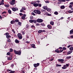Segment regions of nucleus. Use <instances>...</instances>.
I'll list each match as a JSON object with an SVG mask.
<instances>
[{
  "label": "nucleus",
  "mask_w": 73,
  "mask_h": 73,
  "mask_svg": "<svg viewBox=\"0 0 73 73\" xmlns=\"http://www.w3.org/2000/svg\"><path fill=\"white\" fill-rule=\"evenodd\" d=\"M33 12L36 14H38V15H40V14H41V11L38 10H34Z\"/></svg>",
  "instance_id": "obj_1"
},
{
  "label": "nucleus",
  "mask_w": 73,
  "mask_h": 73,
  "mask_svg": "<svg viewBox=\"0 0 73 73\" xmlns=\"http://www.w3.org/2000/svg\"><path fill=\"white\" fill-rule=\"evenodd\" d=\"M34 6L35 7H41V5L40 3H34Z\"/></svg>",
  "instance_id": "obj_2"
},
{
  "label": "nucleus",
  "mask_w": 73,
  "mask_h": 73,
  "mask_svg": "<svg viewBox=\"0 0 73 73\" xmlns=\"http://www.w3.org/2000/svg\"><path fill=\"white\" fill-rule=\"evenodd\" d=\"M58 61L59 62H61V64L65 63L64 62V60L63 59H59L58 60Z\"/></svg>",
  "instance_id": "obj_3"
},
{
  "label": "nucleus",
  "mask_w": 73,
  "mask_h": 73,
  "mask_svg": "<svg viewBox=\"0 0 73 73\" xmlns=\"http://www.w3.org/2000/svg\"><path fill=\"white\" fill-rule=\"evenodd\" d=\"M17 36L18 38H19V39H22V35L21 34L19 33L17 34Z\"/></svg>",
  "instance_id": "obj_4"
},
{
  "label": "nucleus",
  "mask_w": 73,
  "mask_h": 73,
  "mask_svg": "<svg viewBox=\"0 0 73 73\" xmlns=\"http://www.w3.org/2000/svg\"><path fill=\"white\" fill-rule=\"evenodd\" d=\"M9 3L11 5H14L15 4V0H12L11 1L9 2Z\"/></svg>",
  "instance_id": "obj_5"
},
{
  "label": "nucleus",
  "mask_w": 73,
  "mask_h": 73,
  "mask_svg": "<svg viewBox=\"0 0 73 73\" xmlns=\"http://www.w3.org/2000/svg\"><path fill=\"white\" fill-rule=\"evenodd\" d=\"M9 33H5V35L6 36V38H10V37H11V35H9Z\"/></svg>",
  "instance_id": "obj_6"
},
{
  "label": "nucleus",
  "mask_w": 73,
  "mask_h": 73,
  "mask_svg": "<svg viewBox=\"0 0 73 73\" xmlns=\"http://www.w3.org/2000/svg\"><path fill=\"white\" fill-rule=\"evenodd\" d=\"M12 9L13 11H14V12H15V11H18V8L16 7H13L12 8Z\"/></svg>",
  "instance_id": "obj_7"
},
{
  "label": "nucleus",
  "mask_w": 73,
  "mask_h": 73,
  "mask_svg": "<svg viewBox=\"0 0 73 73\" xmlns=\"http://www.w3.org/2000/svg\"><path fill=\"white\" fill-rule=\"evenodd\" d=\"M43 20L41 19H38L37 20V22L38 23H42Z\"/></svg>",
  "instance_id": "obj_8"
},
{
  "label": "nucleus",
  "mask_w": 73,
  "mask_h": 73,
  "mask_svg": "<svg viewBox=\"0 0 73 73\" xmlns=\"http://www.w3.org/2000/svg\"><path fill=\"white\" fill-rule=\"evenodd\" d=\"M40 65V64L38 63H37V64H34V66L35 68H37V66H38Z\"/></svg>",
  "instance_id": "obj_9"
},
{
  "label": "nucleus",
  "mask_w": 73,
  "mask_h": 73,
  "mask_svg": "<svg viewBox=\"0 0 73 73\" xmlns=\"http://www.w3.org/2000/svg\"><path fill=\"white\" fill-rule=\"evenodd\" d=\"M10 73H14L15 72V71H12V70H7V72H9Z\"/></svg>",
  "instance_id": "obj_10"
},
{
  "label": "nucleus",
  "mask_w": 73,
  "mask_h": 73,
  "mask_svg": "<svg viewBox=\"0 0 73 73\" xmlns=\"http://www.w3.org/2000/svg\"><path fill=\"white\" fill-rule=\"evenodd\" d=\"M23 16H22L21 17V19H23V20H25V17H26V15L24 14L23 15Z\"/></svg>",
  "instance_id": "obj_11"
},
{
  "label": "nucleus",
  "mask_w": 73,
  "mask_h": 73,
  "mask_svg": "<svg viewBox=\"0 0 73 73\" xmlns=\"http://www.w3.org/2000/svg\"><path fill=\"white\" fill-rule=\"evenodd\" d=\"M4 0H2L0 3V5H4Z\"/></svg>",
  "instance_id": "obj_12"
},
{
  "label": "nucleus",
  "mask_w": 73,
  "mask_h": 73,
  "mask_svg": "<svg viewBox=\"0 0 73 73\" xmlns=\"http://www.w3.org/2000/svg\"><path fill=\"white\" fill-rule=\"evenodd\" d=\"M47 27L49 29H51L52 28V27L50 25H48L47 26Z\"/></svg>",
  "instance_id": "obj_13"
},
{
  "label": "nucleus",
  "mask_w": 73,
  "mask_h": 73,
  "mask_svg": "<svg viewBox=\"0 0 73 73\" xmlns=\"http://www.w3.org/2000/svg\"><path fill=\"white\" fill-rule=\"evenodd\" d=\"M43 8L44 9H45V10H46L47 9H48V7L47 6H44L43 7Z\"/></svg>",
  "instance_id": "obj_14"
},
{
  "label": "nucleus",
  "mask_w": 73,
  "mask_h": 73,
  "mask_svg": "<svg viewBox=\"0 0 73 73\" xmlns=\"http://www.w3.org/2000/svg\"><path fill=\"white\" fill-rule=\"evenodd\" d=\"M14 52L16 54H18V51H16V50H14Z\"/></svg>",
  "instance_id": "obj_15"
},
{
  "label": "nucleus",
  "mask_w": 73,
  "mask_h": 73,
  "mask_svg": "<svg viewBox=\"0 0 73 73\" xmlns=\"http://www.w3.org/2000/svg\"><path fill=\"white\" fill-rule=\"evenodd\" d=\"M65 8V6L64 5H62L60 7V9H64Z\"/></svg>",
  "instance_id": "obj_16"
},
{
  "label": "nucleus",
  "mask_w": 73,
  "mask_h": 73,
  "mask_svg": "<svg viewBox=\"0 0 73 73\" xmlns=\"http://www.w3.org/2000/svg\"><path fill=\"white\" fill-rule=\"evenodd\" d=\"M72 52L73 51H70L68 52L67 54H71Z\"/></svg>",
  "instance_id": "obj_17"
},
{
  "label": "nucleus",
  "mask_w": 73,
  "mask_h": 73,
  "mask_svg": "<svg viewBox=\"0 0 73 73\" xmlns=\"http://www.w3.org/2000/svg\"><path fill=\"white\" fill-rule=\"evenodd\" d=\"M62 68L63 69H66V65H64V66L62 67Z\"/></svg>",
  "instance_id": "obj_18"
},
{
  "label": "nucleus",
  "mask_w": 73,
  "mask_h": 73,
  "mask_svg": "<svg viewBox=\"0 0 73 73\" xmlns=\"http://www.w3.org/2000/svg\"><path fill=\"white\" fill-rule=\"evenodd\" d=\"M18 55H21V52L20 51H18Z\"/></svg>",
  "instance_id": "obj_19"
},
{
  "label": "nucleus",
  "mask_w": 73,
  "mask_h": 73,
  "mask_svg": "<svg viewBox=\"0 0 73 73\" xmlns=\"http://www.w3.org/2000/svg\"><path fill=\"white\" fill-rule=\"evenodd\" d=\"M50 24L52 25H54V22L52 21H51L50 23Z\"/></svg>",
  "instance_id": "obj_20"
},
{
  "label": "nucleus",
  "mask_w": 73,
  "mask_h": 73,
  "mask_svg": "<svg viewBox=\"0 0 73 73\" xmlns=\"http://www.w3.org/2000/svg\"><path fill=\"white\" fill-rule=\"evenodd\" d=\"M55 52H56V53H60V51L58 50V49H57L55 50Z\"/></svg>",
  "instance_id": "obj_21"
},
{
  "label": "nucleus",
  "mask_w": 73,
  "mask_h": 73,
  "mask_svg": "<svg viewBox=\"0 0 73 73\" xmlns=\"http://www.w3.org/2000/svg\"><path fill=\"white\" fill-rule=\"evenodd\" d=\"M31 46H32V47L33 48H35V45L34 44H32L31 45Z\"/></svg>",
  "instance_id": "obj_22"
},
{
  "label": "nucleus",
  "mask_w": 73,
  "mask_h": 73,
  "mask_svg": "<svg viewBox=\"0 0 73 73\" xmlns=\"http://www.w3.org/2000/svg\"><path fill=\"white\" fill-rule=\"evenodd\" d=\"M15 42L16 43H19V41L17 40V39H15Z\"/></svg>",
  "instance_id": "obj_23"
},
{
  "label": "nucleus",
  "mask_w": 73,
  "mask_h": 73,
  "mask_svg": "<svg viewBox=\"0 0 73 73\" xmlns=\"http://www.w3.org/2000/svg\"><path fill=\"white\" fill-rule=\"evenodd\" d=\"M8 12L9 14H11V13H12L11 11V10L10 9L8 10Z\"/></svg>",
  "instance_id": "obj_24"
},
{
  "label": "nucleus",
  "mask_w": 73,
  "mask_h": 73,
  "mask_svg": "<svg viewBox=\"0 0 73 73\" xmlns=\"http://www.w3.org/2000/svg\"><path fill=\"white\" fill-rule=\"evenodd\" d=\"M8 60H11L12 59V58H11V57H9L7 58Z\"/></svg>",
  "instance_id": "obj_25"
},
{
  "label": "nucleus",
  "mask_w": 73,
  "mask_h": 73,
  "mask_svg": "<svg viewBox=\"0 0 73 73\" xmlns=\"http://www.w3.org/2000/svg\"><path fill=\"white\" fill-rule=\"evenodd\" d=\"M4 5L5 7H7V8H8L9 7V4H7V5Z\"/></svg>",
  "instance_id": "obj_26"
},
{
  "label": "nucleus",
  "mask_w": 73,
  "mask_h": 73,
  "mask_svg": "<svg viewBox=\"0 0 73 73\" xmlns=\"http://www.w3.org/2000/svg\"><path fill=\"white\" fill-rule=\"evenodd\" d=\"M68 12L69 13H73V11H71V10H70L68 11Z\"/></svg>",
  "instance_id": "obj_27"
},
{
  "label": "nucleus",
  "mask_w": 73,
  "mask_h": 73,
  "mask_svg": "<svg viewBox=\"0 0 73 73\" xmlns=\"http://www.w3.org/2000/svg\"><path fill=\"white\" fill-rule=\"evenodd\" d=\"M60 2H65V0H58Z\"/></svg>",
  "instance_id": "obj_28"
},
{
  "label": "nucleus",
  "mask_w": 73,
  "mask_h": 73,
  "mask_svg": "<svg viewBox=\"0 0 73 73\" xmlns=\"http://www.w3.org/2000/svg\"><path fill=\"white\" fill-rule=\"evenodd\" d=\"M54 15H57L58 14V13L57 11H55L54 12Z\"/></svg>",
  "instance_id": "obj_29"
},
{
  "label": "nucleus",
  "mask_w": 73,
  "mask_h": 73,
  "mask_svg": "<svg viewBox=\"0 0 73 73\" xmlns=\"http://www.w3.org/2000/svg\"><path fill=\"white\" fill-rule=\"evenodd\" d=\"M70 34H73V31L72 30L70 31Z\"/></svg>",
  "instance_id": "obj_30"
},
{
  "label": "nucleus",
  "mask_w": 73,
  "mask_h": 73,
  "mask_svg": "<svg viewBox=\"0 0 73 73\" xmlns=\"http://www.w3.org/2000/svg\"><path fill=\"white\" fill-rule=\"evenodd\" d=\"M47 11L48 12H51V9L50 8H48L47 9Z\"/></svg>",
  "instance_id": "obj_31"
},
{
  "label": "nucleus",
  "mask_w": 73,
  "mask_h": 73,
  "mask_svg": "<svg viewBox=\"0 0 73 73\" xmlns=\"http://www.w3.org/2000/svg\"><path fill=\"white\" fill-rule=\"evenodd\" d=\"M56 67H58V66H61V65L57 64L56 65Z\"/></svg>",
  "instance_id": "obj_32"
},
{
  "label": "nucleus",
  "mask_w": 73,
  "mask_h": 73,
  "mask_svg": "<svg viewBox=\"0 0 73 73\" xmlns=\"http://www.w3.org/2000/svg\"><path fill=\"white\" fill-rule=\"evenodd\" d=\"M66 58L67 59H70V58H71V56H67L66 57Z\"/></svg>",
  "instance_id": "obj_33"
},
{
  "label": "nucleus",
  "mask_w": 73,
  "mask_h": 73,
  "mask_svg": "<svg viewBox=\"0 0 73 73\" xmlns=\"http://www.w3.org/2000/svg\"><path fill=\"white\" fill-rule=\"evenodd\" d=\"M70 50L71 51H72L73 50V47H71L69 48Z\"/></svg>",
  "instance_id": "obj_34"
},
{
  "label": "nucleus",
  "mask_w": 73,
  "mask_h": 73,
  "mask_svg": "<svg viewBox=\"0 0 73 73\" xmlns=\"http://www.w3.org/2000/svg\"><path fill=\"white\" fill-rule=\"evenodd\" d=\"M41 32H42V30H39L38 31V33H41Z\"/></svg>",
  "instance_id": "obj_35"
},
{
  "label": "nucleus",
  "mask_w": 73,
  "mask_h": 73,
  "mask_svg": "<svg viewBox=\"0 0 73 73\" xmlns=\"http://www.w3.org/2000/svg\"><path fill=\"white\" fill-rule=\"evenodd\" d=\"M29 21L30 23H33V20H30Z\"/></svg>",
  "instance_id": "obj_36"
},
{
  "label": "nucleus",
  "mask_w": 73,
  "mask_h": 73,
  "mask_svg": "<svg viewBox=\"0 0 73 73\" xmlns=\"http://www.w3.org/2000/svg\"><path fill=\"white\" fill-rule=\"evenodd\" d=\"M18 24L20 26H21V22H18Z\"/></svg>",
  "instance_id": "obj_37"
},
{
  "label": "nucleus",
  "mask_w": 73,
  "mask_h": 73,
  "mask_svg": "<svg viewBox=\"0 0 73 73\" xmlns=\"http://www.w3.org/2000/svg\"><path fill=\"white\" fill-rule=\"evenodd\" d=\"M37 22V20H33V23H36Z\"/></svg>",
  "instance_id": "obj_38"
},
{
  "label": "nucleus",
  "mask_w": 73,
  "mask_h": 73,
  "mask_svg": "<svg viewBox=\"0 0 73 73\" xmlns=\"http://www.w3.org/2000/svg\"><path fill=\"white\" fill-rule=\"evenodd\" d=\"M11 24H13L14 23H15V21H11Z\"/></svg>",
  "instance_id": "obj_39"
},
{
  "label": "nucleus",
  "mask_w": 73,
  "mask_h": 73,
  "mask_svg": "<svg viewBox=\"0 0 73 73\" xmlns=\"http://www.w3.org/2000/svg\"><path fill=\"white\" fill-rule=\"evenodd\" d=\"M41 12H46V11L44 9L41 10Z\"/></svg>",
  "instance_id": "obj_40"
},
{
  "label": "nucleus",
  "mask_w": 73,
  "mask_h": 73,
  "mask_svg": "<svg viewBox=\"0 0 73 73\" xmlns=\"http://www.w3.org/2000/svg\"><path fill=\"white\" fill-rule=\"evenodd\" d=\"M7 41L8 42H11V40H10V39H8V40H7Z\"/></svg>",
  "instance_id": "obj_41"
},
{
  "label": "nucleus",
  "mask_w": 73,
  "mask_h": 73,
  "mask_svg": "<svg viewBox=\"0 0 73 73\" xmlns=\"http://www.w3.org/2000/svg\"><path fill=\"white\" fill-rule=\"evenodd\" d=\"M10 52H13V49L10 48Z\"/></svg>",
  "instance_id": "obj_42"
},
{
  "label": "nucleus",
  "mask_w": 73,
  "mask_h": 73,
  "mask_svg": "<svg viewBox=\"0 0 73 73\" xmlns=\"http://www.w3.org/2000/svg\"><path fill=\"white\" fill-rule=\"evenodd\" d=\"M31 14L32 15H33V16H36V14L34 13L33 12H32L31 13Z\"/></svg>",
  "instance_id": "obj_43"
},
{
  "label": "nucleus",
  "mask_w": 73,
  "mask_h": 73,
  "mask_svg": "<svg viewBox=\"0 0 73 73\" xmlns=\"http://www.w3.org/2000/svg\"><path fill=\"white\" fill-rule=\"evenodd\" d=\"M29 27V25H27L26 27V28H28Z\"/></svg>",
  "instance_id": "obj_44"
},
{
  "label": "nucleus",
  "mask_w": 73,
  "mask_h": 73,
  "mask_svg": "<svg viewBox=\"0 0 73 73\" xmlns=\"http://www.w3.org/2000/svg\"><path fill=\"white\" fill-rule=\"evenodd\" d=\"M22 33L23 35H25V32L22 31Z\"/></svg>",
  "instance_id": "obj_45"
},
{
  "label": "nucleus",
  "mask_w": 73,
  "mask_h": 73,
  "mask_svg": "<svg viewBox=\"0 0 73 73\" xmlns=\"http://www.w3.org/2000/svg\"><path fill=\"white\" fill-rule=\"evenodd\" d=\"M70 5H73V2H70Z\"/></svg>",
  "instance_id": "obj_46"
},
{
  "label": "nucleus",
  "mask_w": 73,
  "mask_h": 73,
  "mask_svg": "<svg viewBox=\"0 0 73 73\" xmlns=\"http://www.w3.org/2000/svg\"><path fill=\"white\" fill-rule=\"evenodd\" d=\"M31 28H35V27L34 25H32L31 26Z\"/></svg>",
  "instance_id": "obj_47"
},
{
  "label": "nucleus",
  "mask_w": 73,
  "mask_h": 73,
  "mask_svg": "<svg viewBox=\"0 0 73 73\" xmlns=\"http://www.w3.org/2000/svg\"><path fill=\"white\" fill-rule=\"evenodd\" d=\"M69 7L70 8H72V5H70L69 6Z\"/></svg>",
  "instance_id": "obj_48"
},
{
  "label": "nucleus",
  "mask_w": 73,
  "mask_h": 73,
  "mask_svg": "<svg viewBox=\"0 0 73 73\" xmlns=\"http://www.w3.org/2000/svg\"><path fill=\"white\" fill-rule=\"evenodd\" d=\"M6 13V11H4L3 12H2V15H3L4 14H5Z\"/></svg>",
  "instance_id": "obj_49"
},
{
  "label": "nucleus",
  "mask_w": 73,
  "mask_h": 73,
  "mask_svg": "<svg viewBox=\"0 0 73 73\" xmlns=\"http://www.w3.org/2000/svg\"><path fill=\"white\" fill-rule=\"evenodd\" d=\"M19 20H18V19H17V20H16L15 21V22H16V23H17V22H19Z\"/></svg>",
  "instance_id": "obj_50"
},
{
  "label": "nucleus",
  "mask_w": 73,
  "mask_h": 73,
  "mask_svg": "<svg viewBox=\"0 0 73 73\" xmlns=\"http://www.w3.org/2000/svg\"><path fill=\"white\" fill-rule=\"evenodd\" d=\"M30 19H33V17L32 16H30Z\"/></svg>",
  "instance_id": "obj_51"
},
{
  "label": "nucleus",
  "mask_w": 73,
  "mask_h": 73,
  "mask_svg": "<svg viewBox=\"0 0 73 73\" xmlns=\"http://www.w3.org/2000/svg\"><path fill=\"white\" fill-rule=\"evenodd\" d=\"M66 48L65 47H63L62 48L63 50H66Z\"/></svg>",
  "instance_id": "obj_52"
},
{
  "label": "nucleus",
  "mask_w": 73,
  "mask_h": 73,
  "mask_svg": "<svg viewBox=\"0 0 73 73\" xmlns=\"http://www.w3.org/2000/svg\"><path fill=\"white\" fill-rule=\"evenodd\" d=\"M12 31L14 33H15V30H14V29H12Z\"/></svg>",
  "instance_id": "obj_53"
},
{
  "label": "nucleus",
  "mask_w": 73,
  "mask_h": 73,
  "mask_svg": "<svg viewBox=\"0 0 73 73\" xmlns=\"http://www.w3.org/2000/svg\"><path fill=\"white\" fill-rule=\"evenodd\" d=\"M10 54H11V53H10V52H8L7 53V55H10Z\"/></svg>",
  "instance_id": "obj_54"
},
{
  "label": "nucleus",
  "mask_w": 73,
  "mask_h": 73,
  "mask_svg": "<svg viewBox=\"0 0 73 73\" xmlns=\"http://www.w3.org/2000/svg\"><path fill=\"white\" fill-rule=\"evenodd\" d=\"M40 25H42V26H45V25L43 23H41Z\"/></svg>",
  "instance_id": "obj_55"
},
{
  "label": "nucleus",
  "mask_w": 73,
  "mask_h": 73,
  "mask_svg": "<svg viewBox=\"0 0 73 73\" xmlns=\"http://www.w3.org/2000/svg\"><path fill=\"white\" fill-rule=\"evenodd\" d=\"M36 3H39L40 2V1L38 0L36 1Z\"/></svg>",
  "instance_id": "obj_56"
},
{
  "label": "nucleus",
  "mask_w": 73,
  "mask_h": 73,
  "mask_svg": "<svg viewBox=\"0 0 73 73\" xmlns=\"http://www.w3.org/2000/svg\"><path fill=\"white\" fill-rule=\"evenodd\" d=\"M22 9H23V10H25V7H22Z\"/></svg>",
  "instance_id": "obj_57"
},
{
  "label": "nucleus",
  "mask_w": 73,
  "mask_h": 73,
  "mask_svg": "<svg viewBox=\"0 0 73 73\" xmlns=\"http://www.w3.org/2000/svg\"><path fill=\"white\" fill-rule=\"evenodd\" d=\"M14 66V64H12L11 65V67H13Z\"/></svg>",
  "instance_id": "obj_58"
},
{
  "label": "nucleus",
  "mask_w": 73,
  "mask_h": 73,
  "mask_svg": "<svg viewBox=\"0 0 73 73\" xmlns=\"http://www.w3.org/2000/svg\"><path fill=\"white\" fill-rule=\"evenodd\" d=\"M66 67H68V66H69V64H66Z\"/></svg>",
  "instance_id": "obj_59"
},
{
  "label": "nucleus",
  "mask_w": 73,
  "mask_h": 73,
  "mask_svg": "<svg viewBox=\"0 0 73 73\" xmlns=\"http://www.w3.org/2000/svg\"><path fill=\"white\" fill-rule=\"evenodd\" d=\"M45 14H46V16H48V13L47 12H46V13Z\"/></svg>",
  "instance_id": "obj_60"
},
{
  "label": "nucleus",
  "mask_w": 73,
  "mask_h": 73,
  "mask_svg": "<svg viewBox=\"0 0 73 73\" xmlns=\"http://www.w3.org/2000/svg\"><path fill=\"white\" fill-rule=\"evenodd\" d=\"M39 25H40V24H39V23H37L36 24V25L37 26H38Z\"/></svg>",
  "instance_id": "obj_61"
},
{
  "label": "nucleus",
  "mask_w": 73,
  "mask_h": 73,
  "mask_svg": "<svg viewBox=\"0 0 73 73\" xmlns=\"http://www.w3.org/2000/svg\"><path fill=\"white\" fill-rule=\"evenodd\" d=\"M20 12H23V9L21 10L20 11Z\"/></svg>",
  "instance_id": "obj_62"
},
{
  "label": "nucleus",
  "mask_w": 73,
  "mask_h": 73,
  "mask_svg": "<svg viewBox=\"0 0 73 73\" xmlns=\"http://www.w3.org/2000/svg\"><path fill=\"white\" fill-rule=\"evenodd\" d=\"M19 15L20 16H22V15H23V14L22 13H20Z\"/></svg>",
  "instance_id": "obj_63"
},
{
  "label": "nucleus",
  "mask_w": 73,
  "mask_h": 73,
  "mask_svg": "<svg viewBox=\"0 0 73 73\" xmlns=\"http://www.w3.org/2000/svg\"><path fill=\"white\" fill-rule=\"evenodd\" d=\"M22 73H25V71L24 70H22Z\"/></svg>",
  "instance_id": "obj_64"
}]
</instances>
